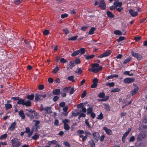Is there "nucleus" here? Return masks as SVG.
<instances>
[{
  "label": "nucleus",
  "instance_id": "nucleus-1",
  "mask_svg": "<svg viewBox=\"0 0 147 147\" xmlns=\"http://www.w3.org/2000/svg\"><path fill=\"white\" fill-rule=\"evenodd\" d=\"M91 66V68L89 69L88 70L91 71L94 73H97L102 69V66H99V64L98 63L92 64Z\"/></svg>",
  "mask_w": 147,
  "mask_h": 147
},
{
  "label": "nucleus",
  "instance_id": "nucleus-2",
  "mask_svg": "<svg viewBox=\"0 0 147 147\" xmlns=\"http://www.w3.org/2000/svg\"><path fill=\"white\" fill-rule=\"evenodd\" d=\"M17 103L19 105H25L27 107H30L31 105V102L30 101L25 100L24 99L21 98H20L19 100H18Z\"/></svg>",
  "mask_w": 147,
  "mask_h": 147
},
{
  "label": "nucleus",
  "instance_id": "nucleus-3",
  "mask_svg": "<svg viewBox=\"0 0 147 147\" xmlns=\"http://www.w3.org/2000/svg\"><path fill=\"white\" fill-rule=\"evenodd\" d=\"M12 147H19L21 144L19 139L17 138H14L11 141Z\"/></svg>",
  "mask_w": 147,
  "mask_h": 147
},
{
  "label": "nucleus",
  "instance_id": "nucleus-4",
  "mask_svg": "<svg viewBox=\"0 0 147 147\" xmlns=\"http://www.w3.org/2000/svg\"><path fill=\"white\" fill-rule=\"evenodd\" d=\"M77 133L78 135L81 138L83 142H84L87 138V136L86 135L84 136L83 134L84 133V131L82 130H79L77 131Z\"/></svg>",
  "mask_w": 147,
  "mask_h": 147
},
{
  "label": "nucleus",
  "instance_id": "nucleus-5",
  "mask_svg": "<svg viewBox=\"0 0 147 147\" xmlns=\"http://www.w3.org/2000/svg\"><path fill=\"white\" fill-rule=\"evenodd\" d=\"M40 107L41 111L45 110L48 113H52V111L50 107H46L43 108V105H41Z\"/></svg>",
  "mask_w": 147,
  "mask_h": 147
},
{
  "label": "nucleus",
  "instance_id": "nucleus-6",
  "mask_svg": "<svg viewBox=\"0 0 147 147\" xmlns=\"http://www.w3.org/2000/svg\"><path fill=\"white\" fill-rule=\"evenodd\" d=\"M111 53V51L108 50V51L105 52L104 53L99 55L98 56V57L101 58L107 56H109Z\"/></svg>",
  "mask_w": 147,
  "mask_h": 147
},
{
  "label": "nucleus",
  "instance_id": "nucleus-7",
  "mask_svg": "<svg viewBox=\"0 0 147 147\" xmlns=\"http://www.w3.org/2000/svg\"><path fill=\"white\" fill-rule=\"evenodd\" d=\"M135 80V78H127L124 79V82L126 83L129 84L133 82Z\"/></svg>",
  "mask_w": 147,
  "mask_h": 147
},
{
  "label": "nucleus",
  "instance_id": "nucleus-8",
  "mask_svg": "<svg viewBox=\"0 0 147 147\" xmlns=\"http://www.w3.org/2000/svg\"><path fill=\"white\" fill-rule=\"evenodd\" d=\"M100 3L99 6L100 8L103 9L106 8L105 3L103 0H100Z\"/></svg>",
  "mask_w": 147,
  "mask_h": 147
},
{
  "label": "nucleus",
  "instance_id": "nucleus-9",
  "mask_svg": "<svg viewBox=\"0 0 147 147\" xmlns=\"http://www.w3.org/2000/svg\"><path fill=\"white\" fill-rule=\"evenodd\" d=\"M131 55L133 56L136 58L138 60H140L141 59L142 56L138 53H135L132 51Z\"/></svg>",
  "mask_w": 147,
  "mask_h": 147
},
{
  "label": "nucleus",
  "instance_id": "nucleus-10",
  "mask_svg": "<svg viewBox=\"0 0 147 147\" xmlns=\"http://www.w3.org/2000/svg\"><path fill=\"white\" fill-rule=\"evenodd\" d=\"M16 125V122H14L11 124L10 127H9L8 129L11 131H13L15 128Z\"/></svg>",
  "mask_w": 147,
  "mask_h": 147
},
{
  "label": "nucleus",
  "instance_id": "nucleus-11",
  "mask_svg": "<svg viewBox=\"0 0 147 147\" xmlns=\"http://www.w3.org/2000/svg\"><path fill=\"white\" fill-rule=\"evenodd\" d=\"M53 94L56 96H59L61 94V91L60 89H57L54 90L53 91Z\"/></svg>",
  "mask_w": 147,
  "mask_h": 147
},
{
  "label": "nucleus",
  "instance_id": "nucleus-12",
  "mask_svg": "<svg viewBox=\"0 0 147 147\" xmlns=\"http://www.w3.org/2000/svg\"><path fill=\"white\" fill-rule=\"evenodd\" d=\"M129 12L130 15L132 17L136 16L138 15V13L137 12L134 11L133 10L131 9L129 10Z\"/></svg>",
  "mask_w": 147,
  "mask_h": 147
},
{
  "label": "nucleus",
  "instance_id": "nucleus-13",
  "mask_svg": "<svg viewBox=\"0 0 147 147\" xmlns=\"http://www.w3.org/2000/svg\"><path fill=\"white\" fill-rule=\"evenodd\" d=\"M103 129L105 131L106 133L108 135H110L112 133L111 130L110 129H108L106 127H104Z\"/></svg>",
  "mask_w": 147,
  "mask_h": 147
},
{
  "label": "nucleus",
  "instance_id": "nucleus-14",
  "mask_svg": "<svg viewBox=\"0 0 147 147\" xmlns=\"http://www.w3.org/2000/svg\"><path fill=\"white\" fill-rule=\"evenodd\" d=\"M119 1L118 0H115V1L114 3V4L117 7L119 6L121 7L122 5V3L121 2H117Z\"/></svg>",
  "mask_w": 147,
  "mask_h": 147
},
{
  "label": "nucleus",
  "instance_id": "nucleus-15",
  "mask_svg": "<svg viewBox=\"0 0 147 147\" xmlns=\"http://www.w3.org/2000/svg\"><path fill=\"white\" fill-rule=\"evenodd\" d=\"M34 95L33 94H31L29 95H28L26 96V98L29 101L32 100H33L34 97Z\"/></svg>",
  "mask_w": 147,
  "mask_h": 147
},
{
  "label": "nucleus",
  "instance_id": "nucleus-16",
  "mask_svg": "<svg viewBox=\"0 0 147 147\" xmlns=\"http://www.w3.org/2000/svg\"><path fill=\"white\" fill-rule=\"evenodd\" d=\"M19 115L22 119H25V116L22 110L19 112Z\"/></svg>",
  "mask_w": 147,
  "mask_h": 147
},
{
  "label": "nucleus",
  "instance_id": "nucleus-17",
  "mask_svg": "<svg viewBox=\"0 0 147 147\" xmlns=\"http://www.w3.org/2000/svg\"><path fill=\"white\" fill-rule=\"evenodd\" d=\"M118 77V75L117 74H114L113 75H110L109 76L107 77L106 78V80H108L109 79H113L114 78H117Z\"/></svg>",
  "mask_w": 147,
  "mask_h": 147
},
{
  "label": "nucleus",
  "instance_id": "nucleus-18",
  "mask_svg": "<svg viewBox=\"0 0 147 147\" xmlns=\"http://www.w3.org/2000/svg\"><path fill=\"white\" fill-rule=\"evenodd\" d=\"M93 135L94 137L95 138L96 140L98 141L99 139V133L98 132H96L93 134Z\"/></svg>",
  "mask_w": 147,
  "mask_h": 147
},
{
  "label": "nucleus",
  "instance_id": "nucleus-19",
  "mask_svg": "<svg viewBox=\"0 0 147 147\" xmlns=\"http://www.w3.org/2000/svg\"><path fill=\"white\" fill-rule=\"evenodd\" d=\"M94 56L95 55L93 54L89 55H84V56L85 57L86 59L87 60L92 59L94 57Z\"/></svg>",
  "mask_w": 147,
  "mask_h": 147
},
{
  "label": "nucleus",
  "instance_id": "nucleus-20",
  "mask_svg": "<svg viewBox=\"0 0 147 147\" xmlns=\"http://www.w3.org/2000/svg\"><path fill=\"white\" fill-rule=\"evenodd\" d=\"M42 94H35V100L36 101H38L41 97Z\"/></svg>",
  "mask_w": 147,
  "mask_h": 147
},
{
  "label": "nucleus",
  "instance_id": "nucleus-21",
  "mask_svg": "<svg viewBox=\"0 0 147 147\" xmlns=\"http://www.w3.org/2000/svg\"><path fill=\"white\" fill-rule=\"evenodd\" d=\"M26 110L29 112L28 113V114H30V115H33L34 112L35 111L34 110L30 109H26Z\"/></svg>",
  "mask_w": 147,
  "mask_h": 147
},
{
  "label": "nucleus",
  "instance_id": "nucleus-22",
  "mask_svg": "<svg viewBox=\"0 0 147 147\" xmlns=\"http://www.w3.org/2000/svg\"><path fill=\"white\" fill-rule=\"evenodd\" d=\"M39 137V135L37 133H36L32 137V139L36 140L38 139Z\"/></svg>",
  "mask_w": 147,
  "mask_h": 147
},
{
  "label": "nucleus",
  "instance_id": "nucleus-23",
  "mask_svg": "<svg viewBox=\"0 0 147 147\" xmlns=\"http://www.w3.org/2000/svg\"><path fill=\"white\" fill-rule=\"evenodd\" d=\"M120 90V89L118 88H112L111 90V92H118Z\"/></svg>",
  "mask_w": 147,
  "mask_h": 147
},
{
  "label": "nucleus",
  "instance_id": "nucleus-24",
  "mask_svg": "<svg viewBox=\"0 0 147 147\" xmlns=\"http://www.w3.org/2000/svg\"><path fill=\"white\" fill-rule=\"evenodd\" d=\"M12 107V105L10 104H6L5 105V109L7 110L8 109H11Z\"/></svg>",
  "mask_w": 147,
  "mask_h": 147
},
{
  "label": "nucleus",
  "instance_id": "nucleus-25",
  "mask_svg": "<svg viewBox=\"0 0 147 147\" xmlns=\"http://www.w3.org/2000/svg\"><path fill=\"white\" fill-rule=\"evenodd\" d=\"M69 65V68L70 69H72L75 65L74 61H71Z\"/></svg>",
  "mask_w": 147,
  "mask_h": 147
},
{
  "label": "nucleus",
  "instance_id": "nucleus-26",
  "mask_svg": "<svg viewBox=\"0 0 147 147\" xmlns=\"http://www.w3.org/2000/svg\"><path fill=\"white\" fill-rule=\"evenodd\" d=\"M138 88H135L133 90L131 91V94L133 95L136 94L137 91L138 90Z\"/></svg>",
  "mask_w": 147,
  "mask_h": 147
},
{
  "label": "nucleus",
  "instance_id": "nucleus-27",
  "mask_svg": "<svg viewBox=\"0 0 147 147\" xmlns=\"http://www.w3.org/2000/svg\"><path fill=\"white\" fill-rule=\"evenodd\" d=\"M96 30V28L94 27H91V29L89 32V34L90 35L93 34L94 31Z\"/></svg>",
  "mask_w": 147,
  "mask_h": 147
},
{
  "label": "nucleus",
  "instance_id": "nucleus-28",
  "mask_svg": "<svg viewBox=\"0 0 147 147\" xmlns=\"http://www.w3.org/2000/svg\"><path fill=\"white\" fill-rule=\"evenodd\" d=\"M57 144V142L55 140L49 141L48 142V144L50 145H51L52 144Z\"/></svg>",
  "mask_w": 147,
  "mask_h": 147
},
{
  "label": "nucleus",
  "instance_id": "nucleus-29",
  "mask_svg": "<svg viewBox=\"0 0 147 147\" xmlns=\"http://www.w3.org/2000/svg\"><path fill=\"white\" fill-rule=\"evenodd\" d=\"M80 53L79 51L77 50L71 54V56L72 57H75L78 55Z\"/></svg>",
  "mask_w": 147,
  "mask_h": 147
},
{
  "label": "nucleus",
  "instance_id": "nucleus-30",
  "mask_svg": "<svg viewBox=\"0 0 147 147\" xmlns=\"http://www.w3.org/2000/svg\"><path fill=\"white\" fill-rule=\"evenodd\" d=\"M131 59V58L129 57L128 58L125 59L123 62V63L124 64H127L128 62H129Z\"/></svg>",
  "mask_w": 147,
  "mask_h": 147
},
{
  "label": "nucleus",
  "instance_id": "nucleus-31",
  "mask_svg": "<svg viewBox=\"0 0 147 147\" xmlns=\"http://www.w3.org/2000/svg\"><path fill=\"white\" fill-rule=\"evenodd\" d=\"M107 13V16L109 17L112 18L114 16V15L109 11H108Z\"/></svg>",
  "mask_w": 147,
  "mask_h": 147
},
{
  "label": "nucleus",
  "instance_id": "nucleus-32",
  "mask_svg": "<svg viewBox=\"0 0 147 147\" xmlns=\"http://www.w3.org/2000/svg\"><path fill=\"white\" fill-rule=\"evenodd\" d=\"M64 127L66 130H68L70 129V127L68 124H64Z\"/></svg>",
  "mask_w": 147,
  "mask_h": 147
},
{
  "label": "nucleus",
  "instance_id": "nucleus-33",
  "mask_svg": "<svg viewBox=\"0 0 147 147\" xmlns=\"http://www.w3.org/2000/svg\"><path fill=\"white\" fill-rule=\"evenodd\" d=\"M114 33L117 35H121L122 34V32L119 30H116L114 31Z\"/></svg>",
  "mask_w": 147,
  "mask_h": 147
},
{
  "label": "nucleus",
  "instance_id": "nucleus-34",
  "mask_svg": "<svg viewBox=\"0 0 147 147\" xmlns=\"http://www.w3.org/2000/svg\"><path fill=\"white\" fill-rule=\"evenodd\" d=\"M105 96V93L104 92H100L99 94L98 97L100 98H103Z\"/></svg>",
  "mask_w": 147,
  "mask_h": 147
},
{
  "label": "nucleus",
  "instance_id": "nucleus-35",
  "mask_svg": "<svg viewBox=\"0 0 147 147\" xmlns=\"http://www.w3.org/2000/svg\"><path fill=\"white\" fill-rule=\"evenodd\" d=\"M103 118V115L102 113L101 112L100 114L97 117V119H98L101 120Z\"/></svg>",
  "mask_w": 147,
  "mask_h": 147
},
{
  "label": "nucleus",
  "instance_id": "nucleus-36",
  "mask_svg": "<svg viewBox=\"0 0 147 147\" xmlns=\"http://www.w3.org/2000/svg\"><path fill=\"white\" fill-rule=\"evenodd\" d=\"M106 85L111 87H113L115 85V83L113 82L108 83L106 84Z\"/></svg>",
  "mask_w": 147,
  "mask_h": 147
},
{
  "label": "nucleus",
  "instance_id": "nucleus-37",
  "mask_svg": "<svg viewBox=\"0 0 147 147\" xmlns=\"http://www.w3.org/2000/svg\"><path fill=\"white\" fill-rule=\"evenodd\" d=\"M78 37V36H76L74 37H72L70 38H68V40H75L77 39Z\"/></svg>",
  "mask_w": 147,
  "mask_h": 147
},
{
  "label": "nucleus",
  "instance_id": "nucleus-38",
  "mask_svg": "<svg viewBox=\"0 0 147 147\" xmlns=\"http://www.w3.org/2000/svg\"><path fill=\"white\" fill-rule=\"evenodd\" d=\"M88 106L89 107V108L87 109V114H88L89 113H90L92 112V108H90V105H88Z\"/></svg>",
  "mask_w": 147,
  "mask_h": 147
},
{
  "label": "nucleus",
  "instance_id": "nucleus-39",
  "mask_svg": "<svg viewBox=\"0 0 147 147\" xmlns=\"http://www.w3.org/2000/svg\"><path fill=\"white\" fill-rule=\"evenodd\" d=\"M78 51H79L80 53L81 54H84L85 53V49L84 48H82Z\"/></svg>",
  "mask_w": 147,
  "mask_h": 147
},
{
  "label": "nucleus",
  "instance_id": "nucleus-40",
  "mask_svg": "<svg viewBox=\"0 0 147 147\" xmlns=\"http://www.w3.org/2000/svg\"><path fill=\"white\" fill-rule=\"evenodd\" d=\"M74 76H71L68 77L67 78V79L74 82L75 81V80L74 79Z\"/></svg>",
  "mask_w": 147,
  "mask_h": 147
},
{
  "label": "nucleus",
  "instance_id": "nucleus-41",
  "mask_svg": "<svg viewBox=\"0 0 147 147\" xmlns=\"http://www.w3.org/2000/svg\"><path fill=\"white\" fill-rule=\"evenodd\" d=\"M125 38V37L123 36H120L119 37V38L117 39V41L118 42H119L124 40Z\"/></svg>",
  "mask_w": 147,
  "mask_h": 147
},
{
  "label": "nucleus",
  "instance_id": "nucleus-42",
  "mask_svg": "<svg viewBox=\"0 0 147 147\" xmlns=\"http://www.w3.org/2000/svg\"><path fill=\"white\" fill-rule=\"evenodd\" d=\"M26 115L28 117H30L31 120H32L34 119V117L33 115H30V114H28V113H26Z\"/></svg>",
  "mask_w": 147,
  "mask_h": 147
},
{
  "label": "nucleus",
  "instance_id": "nucleus-43",
  "mask_svg": "<svg viewBox=\"0 0 147 147\" xmlns=\"http://www.w3.org/2000/svg\"><path fill=\"white\" fill-rule=\"evenodd\" d=\"M33 115H34L36 119H38L39 117V115L35 111L34 112Z\"/></svg>",
  "mask_w": 147,
  "mask_h": 147
},
{
  "label": "nucleus",
  "instance_id": "nucleus-44",
  "mask_svg": "<svg viewBox=\"0 0 147 147\" xmlns=\"http://www.w3.org/2000/svg\"><path fill=\"white\" fill-rule=\"evenodd\" d=\"M70 88L71 87H66L63 90V91L65 93L67 92Z\"/></svg>",
  "mask_w": 147,
  "mask_h": 147
},
{
  "label": "nucleus",
  "instance_id": "nucleus-45",
  "mask_svg": "<svg viewBox=\"0 0 147 147\" xmlns=\"http://www.w3.org/2000/svg\"><path fill=\"white\" fill-rule=\"evenodd\" d=\"M86 90H84L82 94L81 98H83L86 96Z\"/></svg>",
  "mask_w": 147,
  "mask_h": 147
},
{
  "label": "nucleus",
  "instance_id": "nucleus-46",
  "mask_svg": "<svg viewBox=\"0 0 147 147\" xmlns=\"http://www.w3.org/2000/svg\"><path fill=\"white\" fill-rule=\"evenodd\" d=\"M104 106H105V108L107 111L110 110V107L108 105L106 104H104Z\"/></svg>",
  "mask_w": 147,
  "mask_h": 147
},
{
  "label": "nucleus",
  "instance_id": "nucleus-47",
  "mask_svg": "<svg viewBox=\"0 0 147 147\" xmlns=\"http://www.w3.org/2000/svg\"><path fill=\"white\" fill-rule=\"evenodd\" d=\"M76 72L78 74H81L82 72V70L80 68H78L77 70L76 71Z\"/></svg>",
  "mask_w": 147,
  "mask_h": 147
},
{
  "label": "nucleus",
  "instance_id": "nucleus-48",
  "mask_svg": "<svg viewBox=\"0 0 147 147\" xmlns=\"http://www.w3.org/2000/svg\"><path fill=\"white\" fill-rule=\"evenodd\" d=\"M7 136V134H5L2 135L0 138V139L1 140L3 139H6Z\"/></svg>",
  "mask_w": 147,
  "mask_h": 147
},
{
  "label": "nucleus",
  "instance_id": "nucleus-49",
  "mask_svg": "<svg viewBox=\"0 0 147 147\" xmlns=\"http://www.w3.org/2000/svg\"><path fill=\"white\" fill-rule=\"evenodd\" d=\"M63 31L66 34H67L69 33V30L67 28L64 29L63 30Z\"/></svg>",
  "mask_w": 147,
  "mask_h": 147
},
{
  "label": "nucleus",
  "instance_id": "nucleus-50",
  "mask_svg": "<svg viewBox=\"0 0 147 147\" xmlns=\"http://www.w3.org/2000/svg\"><path fill=\"white\" fill-rule=\"evenodd\" d=\"M59 98V97L58 96L56 95L53 98V100L54 102H56L58 100Z\"/></svg>",
  "mask_w": 147,
  "mask_h": 147
},
{
  "label": "nucleus",
  "instance_id": "nucleus-51",
  "mask_svg": "<svg viewBox=\"0 0 147 147\" xmlns=\"http://www.w3.org/2000/svg\"><path fill=\"white\" fill-rule=\"evenodd\" d=\"M59 70V69L57 67L54 69H53L52 72L54 73H56Z\"/></svg>",
  "mask_w": 147,
  "mask_h": 147
},
{
  "label": "nucleus",
  "instance_id": "nucleus-52",
  "mask_svg": "<svg viewBox=\"0 0 147 147\" xmlns=\"http://www.w3.org/2000/svg\"><path fill=\"white\" fill-rule=\"evenodd\" d=\"M43 34L45 35H48L49 33V31L47 30H45L43 31Z\"/></svg>",
  "mask_w": 147,
  "mask_h": 147
},
{
  "label": "nucleus",
  "instance_id": "nucleus-53",
  "mask_svg": "<svg viewBox=\"0 0 147 147\" xmlns=\"http://www.w3.org/2000/svg\"><path fill=\"white\" fill-rule=\"evenodd\" d=\"M65 103L64 102H60L59 105L60 107H64L65 106Z\"/></svg>",
  "mask_w": 147,
  "mask_h": 147
},
{
  "label": "nucleus",
  "instance_id": "nucleus-54",
  "mask_svg": "<svg viewBox=\"0 0 147 147\" xmlns=\"http://www.w3.org/2000/svg\"><path fill=\"white\" fill-rule=\"evenodd\" d=\"M76 64H78L80 63V61L79 59H75L74 61Z\"/></svg>",
  "mask_w": 147,
  "mask_h": 147
},
{
  "label": "nucleus",
  "instance_id": "nucleus-55",
  "mask_svg": "<svg viewBox=\"0 0 147 147\" xmlns=\"http://www.w3.org/2000/svg\"><path fill=\"white\" fill-rule=\"evenodd\" d=\"M60 62L61 63H65L67 62V60L65 59L64 58H61L60 59Z\"/></svg>",
  "mask_w": 147,
  "mask_h": 147
},
{
  "label": "nucleus",
  "instance_id": "nucleus-56",
  "mask_svg": "<svg viewBox=\"0 0 147 147\" xmlns=\"http://www.w3.org/2000/svg\"><path fill=\"white\" fill-rule=\"evenodd\" d=\"M78 108H82L84 107V105L82 103H81L80 104L78 105L77 106Z\"/></svg>",
  "mask_w": 147,
  "mask_h": 147
},
{
  "label": "nucleus",
  "instance_id": "nucleus-57",
  "mask_svg": "<svg viewBox=\"0 0 147 147\" xmlns=\"http://www.w3.org/2000/svg\"><path fill=\"white\" fill-rule=\"evenodd\" d=\"M26 130L24 131L25 133H28L30 131V128L28 127H26L25 129Z\"/></svg>",
  "mask_w": 147,
  "mask_h": 147
},
{
  "label": "nucleus",
  "instance_id": "nucleus-58",
  "mask_svg": "<svg viewBox=\"0 0 147 147\" xmlns=\"http://www.w3.org/2000/svg\"><path fill=\"white\" fill-rule=\"evenodd\" d=\"M68 16V15L66 13H65L64 14H62L61 15V17L62 18H65L67 17Z\"/></svg>",
  "mask_w": 147,
  "mask_h": 147
},
{
  "label": "nucleus",
  "instance_id": "nucleus-59",
  "mask_svg": "<svg viewBox=\"0 0 147 147\" xmlns=\"http://www.w3.org/2000/svg\"><path fill=\"white\" fill-rule=\"evenodd\" d=\"M70 121L68 119H65L62 121V122L64 124H67V123H69Z\"/></svg>",
  "mask_w": 147,
  "mask_h": 147
},
{
  "label": "nucleus",
  "instance_id": "nucleus-60",
  "mask_svg": "<svg viewBox=\"0 0 147 147\" xmlns=\"http://www.w3.org/2000/svg\"><path fill=\"white\" fill-rule=\"evenodd\" d=\"M93 83L96 84H97L98 83V79L96 78H94L93 80Z\"/></svg>",
  "mask_w": 147,
  "mask_h": 147
},
{
  "label": "nucleus",
  "instance_id": "nucleus-61",
  "mask_svg": "<svg viewBox=\"0 0 147 147\" xmlns=\"http://www.w3.org/2000/svg\"><path fill=\"white\" fill-rule=\"evenodd\" d=\"M33 132V131H31L29 133H27L28 134L27 137L28 138H30L32 135Z\"/></svg>",
  "mask_w": 147,
  "mask_h": 147
},
{
  "label": "nucleus",
  "instance_id": "nucleus-62",
  "mask_svg": "<svg viewBox=\"0 0 147 147\" xmlns=\"http://www.w3.org/2000/svg\"><path fill=\"white\" fill-rule=\"evenodd\" d=\"M34 121L35 122L34 125L36 127L40 123V122L39 121L34 120Z\"/></svg>",
  "mask_w": 147,
  "mask_h": 147
},
{
  "label": "nucleus",
  "instance_id": "nucleus-63",
  "mask_svg": "<svg viewBox=\"0 0 147 147\" xmlns=\"http://www.w3.org/2000/svg\"><path fill=\"white\" fill-rule=\"evenodd\" d=\"M75 91L74 89L73 88H70V91L69 94L70 95L71 94H73Z\"/></svg>",
  "mask_w": 147,
  "mask_h": 147
},
{
  "label": "nucleus",
  "instance_id": "nucleus-64",
  "mask_svg": "<svg viewBox=\"0 0 147 147\" xmlns=\"http://www.w3.org/2000/svg\"><path fill=\"white\" fill-rule=\"evenodd\" d=\"M48 81L49 83H52L53 82V80L52 78H49Z\"/></svg>",
  "mask_w": 147,
  "mask_h": 147
}]
</instances>
